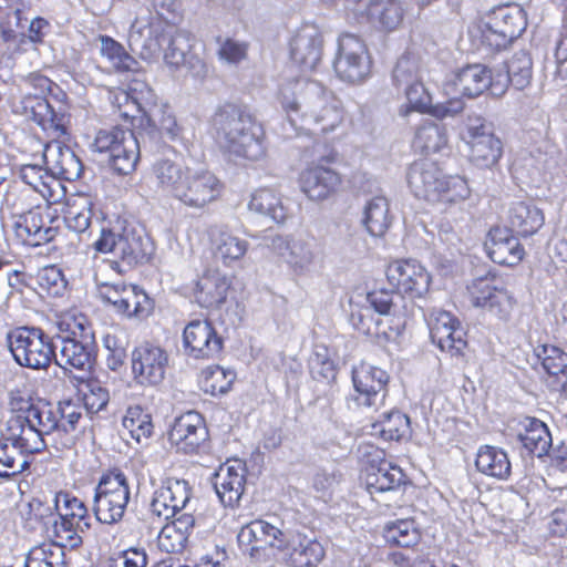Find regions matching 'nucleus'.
Instances as JSON below:
<instances>
[{"instance_id": "11", "label": "nucleus", "mask_w": 567, "mask_h": 567, "mask_svg": "<svg viewBox=\"0 0 567 567\" xmlns=\"http://www.w3.org/2000/svg\"><path fill=\"white\" fill-rule=\"evenodd\" d=\"M74 326L79 332L72 329L65 336H56L53 339L52 360L65 372H89L94 362L93 336L86 331L83 322H74Z\"/></svg>"}, {"instance_id": "39", "label": "nucleus", "mask_w": 567, "mask_h": 567, "mask_svg": "<svg viewBox=\"0 0 567 567\" xmlns=\"http://www.w3.org/2000/svg\"><path fill=\"white\" fill-rule=\"evenodd\" d=\"M228 289L229 282L225 276L210 274L197 281L194 296L200 307L213 308L226 300Z\"/></svg>"}, {"instance_id": "58", "label": "nucleus", "mask_w": 567, "mask_h": 567, "mask_svg": "<svg viewBox=\"0 0 567 567\" xmlns=\"http://www.w3.org/2000/svg\"><path fill=\"white\" fill-rule=\"evenodd\" d=\"M533 62L525 51L516 52L507 63L506 75L517 90L525 89L532 80Z\"/></svg>"}, {"instance_id": "18", "label": "nucleus", "mask_w": 567, "mask_h": 567, "mask_svg": "<svg viewBox=\"0 0 567 567\" xmlns=\"http://www.w3.org/2000/svg\"><path fill=\"white\" fill-rule=\"evenodd\" d=\"M163 12H161L162 14ZM169 24L159 17V12L137 17L131 25L128 45L144 60L157 55L166 41Z\"/></svg>"}, {"instance_id": "13", "label": "nucleus", "mask_w": 567, "mask_h": 567, "mask_svg": "<svg viewBox=\"0 0 567 567\" xmlns=\"http://www.w3.org/2000/svg\"><path fill=\"white\" fill-rule=\"evenodd\" d=\"M270 250L297 276L309 274L319 261L316 239L309 235H275Z\"/></svg>"}, {"instance_id": "3", "label": "nucleus", "mask_w": 567, "mask_h": 567, "mask_svg": "<svg viewBox=\"0 0 567 567\" xmlns=\"http://www.w3.org/2000/svg\"><path fill=\"white\" fill-rule=\"evenodd\" d=\"M214 137L220 150L235 159L260 162L267 156L262 127L241 107L226 103L210 120Z\"/></svg>"}, {"instance_id": "43", "label": "nucleus", "mask_w": 567, "mask_h": 567, "mask_svg": "<svg viewBox=\"0 0 567 567\" xmlns=\"http://www.w3.org/2000/svg\"><path fill=\"white\" fill-rule=\"evenodd\" d=\"M369 18L385 31L395 30L403 20V7L398 0H373L369 6Z\"/></svg>"}, {"instance_id": "31", "label": "nucleus", "mask_w": 567, "mask_h": 567, "mask_svg": "<svg viewBox=\"0 0 567 567\" xmlns=\"http://www.w3.org/2000/svg\"><path fill=\"white\" fill-rule=\"evenodd\" d=\"M13 228L21 240L33 247L54 240L59 234L58 227L45 226L39 207L19 215Z\"/></svg>"}, {"instance_id": "36", "label": "nucleus", "mask_w": 567, "mask_h": 567, "mask_svg": "<svg viewBox=\"0 0 567 567\" xmlns=\"http://www.w3.org/2000/svg\"><path fill=\"white\" fill-rule=\"evenodd\" d=\"M520 425L517 436L523 446L537 457L547 455L553 446L547 425L535 417H526Z\"/></svg>"}, {"instance_id": "8", "label": "nucleus", "mask_w": 567, "mask_h": 567, "mask_svg": "<svg viewBox=\"0 0 567 567\" xmlns=\"http://www.w3.org/2000/svg\"><path fill=\"white\" fill-rule=\"evenodd\" d=\"M94 151L109 154V164L118 175L135 171L140 159V143L133 131L114 126L100 130L92 144Z\"/></svg>"}, {"instance_id": "22", "label": "nucleus", "mask_w": 567, "mask_h": 567, "mask_svg": "<svg viewBox=\"0 0 567 567\" xmlns=\"http://www.w3.org/2000/svg\"><path fill=\"white\" fill-rule=\"evenodd\" d=\"M183 348L194 359H212L223 348V339L207 320H193L183 331Z\"/></svg>"}, {"instance_id": "15", "label": "nucleus", "mask_w": 567, "mask_h": 567, "mask_svg": "<svg viewBox=\"0 0 567 567\" xmlns=\"http://www.w3.org/2000/svg\"><path fill=\"white\" fill-rule=\"evenodd\" d=\"M524 10L518 6H505L493 10L484 22L482 39L494 50L507 48L526 29Z\"/></svg>"}, {"instance_id": "16", "label": "nucleus", "mask_w": 567, "mask_h": 567, "mask_svg": "<svg viewBox=\"0 0 567 567\" xmlns=\"http://www.w3.org/2000/svg\"><path fill=\"white\" fill-rule=\"evenodd\" d=\"M333 69L342 81L349 83H359L368 76L370 72L368 50L358 35L343 33L339 37Z\"/></svg>"}, {"instance_id": "30", "label": "nucleus", "mask_w": 567, "mask_h": 567, "mask_svg": "<svg viewBox=\"0 0 567 567\" xmlns=\"http://www.w3.org/2000/svg\"><path fill=\"white\" fill-rule=\"evenodd\" d=\"M485 249L494 262L506 266L517 265L525 252L518 239L506 227H494L489 230Z\"/></svg>"}, {"instance_id": "24", "label": "nucleus", "mask_w": 567, "mask_h": 567, "mask_svg": "<svg viewBox=\"0 0 567 567\" xmlns=\"http://www.w3.org/2000/svg\"><path fill=\"white\" fill-rule=\"evenodd\" d=\"M468 289L473 306L485 309L501 320L509 318L515 300L507 290L494 287L486 279L475 280Z\"/></svg>"}, {"instance_id": "50", "label": "nucleus", "mask_w": 567, "mask_h": 567, "mask_svg": "<svg viewBox=\"0 0 567 567\" xmlns=\"http://www.w3.org/2000/svg\"><path fill=\"white\" fill-rule=\"evenodd\" d=\"M66 546H62L55 540L51 544H42L29 551L25 560V567H64V550Z\"/></svg>"}, {"instance_id": "7", "label": "nucleus", "mask_w": 567, "mask_h": 567, "mask_svg": "<svg viewBox=\"0 0 567 567\" xmlns=\"http://www.w3.org/2000/svg\"><path fill=\"white\" fill-rule=\"evenodd\" d=\"M59 520L53 522V536L62 546L76 548L83 543L82 535L91 528V516L85 504L78 497L59 492L53 498Z\"/></svg>"}, {"instance_id": "51", "label": "nucleus", "mask_w": 567, "mask_h": 567, "mask_svg": "<svg viewBox=\"0 0 567 567\" xmlns=\"http://www.w3.org/2000/svg\"><path fill=\"white\" fill-rule=\"evenodd\" d=\"M56 415L55 406L48 402H38L28 406L24 417L25 422L31 423V426H34L39 433L45 436L58 432L59 423Z\"/></svg>"}, {"instance_id": "20", "label": "nucleus", "mask_w": 567, "mask_h": 567, "mask_svg": "<svg viewBox=\"0 0 567 567\" xmlns=\"http://www.w3.org/2000/svg\"><path fill=\"white\" fill-rule=\"evenodd\" d=\"M386 279L398 293L411 299L422 298L430 288L431 276L427 270L414 259H402L386 267Z\"/></svg>"}, {"instance_id": "23", "label": "nucleus", "mask_w": 567, "mask_h": 567, "mask_svg": "<svg viewBox=\"0 0 567 567\" xmlns=\"http://www.w3.org/2000/svg\"><path fill=\"white\" fill-rule=\"evenodd\" d=\"M323 54V35L315 24H303L290 41V58L302 71H313Z\"/></svg>"}, {"instance_id": "64", "label": "nucleus", "mask_w": 567, "mask_h": 567, "mask_svg": "<svg viewBox=\"0 0 567 567\" xmlns=\"http://www.w3.org/2000/svg\"><path fill=\"white\" fill-rule=\"evenodd\" d=\"M148 554L144 547H130L110 557L106 567H147Z\"/></svg>"}, {"instance_id": "9", "label": "nucleus", "mask_w": 567, "mask_h": 567, "mask_svg": "<svg viewBox=\"0 0 567 567\" xmlns=\"http://www.w3.org/2000/svg\"><path fill=\"white\" fill-rule=\"evenodd\" d=\"M130 485L126 475L113 470L100 478L94 494V515L100 523L116 524L122 520L130 502Z\"/></svg>"}, {"instance_id": "25", "label": "nucleus", "mask_w": 567, "mask_h": 567, "mask_svg": "<svg viewBox=\"0 0 567 567\" xmlns=\"http://www.w3.org/2000/svg\"><path fill=\"white\" fill-rule=\"evenodd\" d=\"M246 472V465L236 460L220 465L215 473L213 485L224 506L238 505L245 491Z\"/></svg>"}, {"instance_id": "42", "label": "nucleus", "mask_w": 567, "mask_h": 567, "mask_svg": "<svg viewBox=\"0 0 567 567\" xmlns=\"http://www.w3.org/2000/svg\"><path fill=\"white\" fill-rule=\"evenodd\" d=\"M20 178L33 190L38 192L47 202H55L54 187H60L48 166L42 167L35 164H25L20 168Z\"/></svg>"}, {"instance_id": "48", "label": "nucleus", "mask_w": 567, "mask_h": 567, "mask_svg": "<svg viewBox=\"0 0 567 567\" xmlns=\"http://www.w3.org/2000/svg\"><path fill=\"white\" fill-rule=\"evenodd\" d=\"M29 457L22 455L8 437L0 439V477L9 478L29 468Z\"/></svg>"}, {"instance_id": "38", "label": "nucleus", "mask_w": 567, "mask_h": 567, "mask_svg": "<svg viewBox=\"0 0 567 567\" xmlns=\"http://www.w3.org/2000/svg\"><path fill=\"white\" fill-rule=\"evenodd\" d=\"M248 208L278 224L285 223L288 217V209L284 205L280 194L268 187L258 188L251 194Z\"/></svg>"}, {"instance_id": "56", "label": "nucleus", "mask_w": 567, "mask_h": 567, "mask_svg": "<svg viewBox=\"0 0 567 567\" xmlns=\"http://www.w3.org/2000/svg\"><path fill=\"white\" fill-rule=\"evenodd\" d=\"M384 538L392 545L413 547L419 544L421 534L413 520L402 519L386 526Z\"/></svg>"}, {"instance_id": "44", "label": "nucleus", "mask_w": 567, "mask_h": 567, "mask_svg": "<svg viewBox=\"0 0 567 567\" xmlns=\"http://www.w3.org/2000/svg\"><path fill=\"white\" fill-rule=\"evenodd\" d=\"M214 255L225 266L240 260L249 248V243L228 231H219L213 239Z\"/></svg>"}, {"instance_id": "32", "label": "nucleus", "mask_w": 567, "mask_h": 567, "mask_svg": "<svg viewBox=\"0 0 567 567\" xmlns=\"http://www.w3.org/2000/svg\"><path fill=\"white\" fill-rule=\"evenodd\" d=\"M340 184V175L323 166L309 167L300 175L301 190L312 200L328 198L339 188Z\"/></svg>"}, {"instance_id": "41", "label": "nucleus", "mask_w": 567, "mask_h": 567, "mask_svg": "<svg viewBox=\"0 0 567 567\" xmlns=\"http://www.w3.org/2000/svg\"><path fill=\"white\" fill-rule=\"evenodd\" d=\"M410 432V419L400 411L383 412L371 424V435L384 441H399Z\"/></svg>"}, {"instance_id": "47", "label": "nucleus", "mask_w": 567, "mask_h": 567, "mask_svg": "<svg viewBox=\"0 0 567 567\" xmlns=\"http://www.w3.org/2000/svg\"><path fill=\"white\" fill-rule=\"evenodd\" d=\"M447 145L446 128L434 122H425L419 126L413 140L415 150L424 154L440 152Z\"/></svg>"}, {"instance_id": "1", "label": "nucleus", "mask_w": 567, "mask_h": 567, "mask_svg": "<svg viewBox=\"0 0 567 567\" xmlns=\"http://www.w3.org/2000/svg\"><path fill=\"white\" fill-rule=\"evenodd\" d=\"M279 99L291 125L312 135H326L343 121L340 102L321 83L293 79L280 86Z\"/></svg>"}, {"instance_id": "19", "label": "nucleus", "mask_w": 567, "mask_h": 567, "mask_svg": "<svg viewBox=\"0 0 567 567\" xmlns=\"http://www.w3.org/2000/svg\"><path fill=\"white\" fill-rule=\"evenodd\" d=\"M132 375L142 386H156L165 378L168 353L161 346L143 342L132 352Z\"/></svg>"}, {"instance_id": "59", "label": "nucleus", "mask_w": 567, "mask_h": 567, "mask_svg": "<svg viewBox=\"0 0 567 567\" xmlns=\"http://www.w3.org/2000/svg\"><path fill=\"white\" fill-rule=\"evenodd\" d=\"M127 340L123 333L109 332L103 338V346L107 351L106 365L112 371H117L124 365L127 357Z\"/></svg>"}, {"instance_id": "34", "label": "nucleus", "mask_w": 567, "mask_h": 567, "mask_svg": "<svg viewBox=\"0 0 567 567\" xmlns=\"http://www.w3.org/2000/svg\"><path fill=\"white\" fill-rule=\"evenodd\" d=\"M194 527V516L188 513H182L178 517L163 526L157 537L158 547L168 554L182 553L188 543Z\"/></svg>"}, {"instance_id": "27", "label": "nucleus", "mask_w": 567, "mask_h": 567, "mask_svg": "<svg viewBox=\"0 0 567 567\" xmlns=\"http://www.w3.org/2000/svg\"><path fill=\"white\" fill-rule=\"evenodd\" d=\"M373 458L365 470V486L371 495L389 492L399 487L404 481L402 470L383 458V451L370 447Z\"/></svg>"}, {"instance_id": "10", "label": "nucleus", "mask_w": 567, "mask_h": 567, "mask_svg": "<svg viewBox=\"0 0 567 567\" xmlns=\"http://www.w3.org/2000/svg\"><path fill=\"white\" fill-rule=\"evenodd\" d=\"M14 361L32 370L47 369L54 357L53 340L39 328L21 327L8 336Z\"/></svg>"}, {"instance_id": "62", "label": "nucleus", "mask_w": 567, "mask_h": 567, "mask_svg": "<svg viewBox=\"0 0 567 567\" xmlns=\"http://www.w3.org/2000/svg\"><path fill=\"white\" fill-rule=\"evenodd\" d=\"M404 94L408 105L400 110L402 115H408L410 111L425 112L431 107V95L420 80L405 87Z\"/></svg>"}, {"instance_id": "6", "label": "nucleus", "mask_w": 567, "mask_h": 567, "mask_svg": "<svg viewBox=\"0 0 567 567\" xmlns=\"http://www.w3.org/2000/svg\"><path fill=\"white\" fill-rule=\"evenodd\" d=\"M406 179L414 196L431 203L457 204L470 196L467 182L461 176H446L434 162H414Z\"/></svg>"}, {"instance_id": "12", "label": "nucleus", "mask_w": 567, "mask_h": 567, "mask_svg": "<svg viewBox=\"0 0 567 567\" xmlns=\"http://www.w3.org/2000/svg\"><path fill=\"white\" fill-rule=\"evenodd\" d=\"M93 247L99 252L113 254L127 266L147 261L152 252L150 239L128 227L121 230L101 228Z\"/></svg>"}, {"instance_id": "45", "label": "nucleus", "mask_w": 567, "mask_h": 567, "mask_svg": "<svg viewBox=\"0 0 567 567\" xmlns=\"http://www.w3.org/2000/svg\"><path fill=\"white\" fill-rule=\"evenodd\" d=\"M362 223L371 236L384 235L391 223L389 203L385 197L377 196L365 204Z\"/></svg>"}, {"instance_id": "21", "label": "nucleus", "mask_w": 567, "mask_h": 567, "mask_svg": "<svg viewBox=\"0 0 567 567\" xmlns=\"http://www.w3.org/2000/svg\"><path fill=\"white\" fill-rule=\"evenodd\" d=\"M430 336L434 344L451 355H460L467 346L466 332L451 312L433 309L427 316Z\"/></svg>"}, {"instance_id": "61", "label": "nucleus", "mask_w": 567, "mask_h": 567, "mask_svg": "<svg viewBox=\"0 0 567 567\" xmlns=\"http://www.w3.org/2000/svg\"><path fill=\"white\" fill-rule=\"evenodd\" d=\"M419 80V66L411 55H402L392 72L393 84L398 89H405Z\"/></svg>"}, {"instance_id": "17", "label": "nucleus", "mask_w": 567, "mask_h": 567, "mask_svg": "<svg viewBox=\"0 0 567 567\" xmlns=\"http://www.w3.org/2000/svg\"><path fill=\"white\" fill-rule=\"evenodd\" d=\"M389 374L381 368L361 363L352 371L353 400L358 406L378 411L385 406Z\"/></svg>"}, {"instance_id": "4", "label": "nucleus", "mask_w": 567, "mask_h": 567, "mask_svg": "<svg viewBox=\"0 0 567 567\" xmlns=\"http://www.w3.org/2000/svg\"><path fill=\"white\" fill-rule=\"evenodd\" d=\"M151 178L157 190L192 208L205 207L221 193V183L212 172L190 169L167 158L153 164Z\"/></svg>"}, {"instance_id": "60", "label": "nucleus", "mask_w": 567, "mask_h": 567, "mask_svg": "<svg viewBox=\"0 0 567 567\" xmlns=\"http://www.w3.org/2000/svg\"><path fill=\"white\" fill-rule=\"evenodd\" d=\"M124 303L122 308L123 315L127 317L144 318L152 310V302L147 295L140 290L136 286L130 285L124 293Z\"/></svg>"}, {"instance_id": "26", "label": "nucleus", "mask_w": 567, "mask_h": 567, "mask_svg": "<svg viewBox=\"0 0 567 567\" xmlns=\"http://www.w3.org/2000/svg\"><path fill=\"white\" fill-rule=\"evenodd\" d=\"M207 435L202 415L198 412L188 411L175 419L168 440L178 451L188 454L194 453L206 441Z\"/></svg>"}, {"instance_id": "2", "label": "nucleus", "mask_w": 567, "mask_h": 567, "mask_svg": "<svg viewBox=\"0 0 567 567\" xmlns=\"http://www.w3.org/2000/svg\"><path fill=\"white\" fill-rule=\"evenodd\" d=\"M237 539L241 546H250L251 550L266 546L276 548L289 567H317L326 555L323 546L316 537L299 530L284 532L264 519L243 526Z\"/></svg>"}, {"instance_id": "49", "label": "nucleus", "mask_w": 567, "mask_h": 567, "mask_svg": "<svg viewBox=\"0 0 567 567\" xmlns=\"http://www.w3.org/2000/svg\"><path fill=\"white\" fill-rule=\"evenodd\" d=\"M20 431L18 434H12L9 439L17 450L27 457L30 454H35L44 450L45 440L42 433L31 426V423L25 422V417L18 419Z\"/></svg>"}, {"instance_id": "55", "label": "nucleus", "mask_w": 567, "mask_h": 567, "mask_svg": "<svg viewBox=\"0 0 567 567\" xmlns=\"http://www.w3.org/2000/svg\"><path fill=\"white\" fill-rule=\"evenodd\" d=\"M122 424L136 442L148 439L153 433L152 417L140 405L130 406L123 416Z\"/></svg>"}, {"instance_id": "33", "label": "nucleus", "mask_w": 567, "mask_h": 567, "mask_svg": "<svg viewBox=\"0 0 567 567\" xmlns=\"http://www.w3.org/2000/svg\"><path fill=\"white\" fill-rule=\"evenodd\" d=\"M488 84L489 70L483 64H471L455 72L447 86L453 94L475 97L487 90Z\"/></svg>"}, {"instance_id": "57", "label": "nucleus", "mask_w": 567, "mask_h": 567, "mask_svg": "<svg viewBox=\"0 0 567 567\" xmlns=\"http://www.w3.org/2000/svg\"><path fill=\"white\" fill-rule=\"evenodd\" d=\"M536 357L546 374L544 378L548 385V380H553L565 369H567V353L556 346L545 344L537 349Z\"/></svg>"}, {"instance_id": "52", "label": "nucleus", "mask_w": 567, "mask_h": 567, "mask_svg": "<svg viewBox=\"0 0 567 567\" xmlns=\"http://www.w3.org/2000/svg\"><path fill=\"white\" fill-rule=\"evenodd\" d=\"M92 206L93 204L89 197L80 196L72 199L68 205L64 217L69 229L79 234L85 233L91 226Z\"/></svg>"}, {"instance_id": "14", "label": "nucleus", "mask_w": 567, "mask_h": 567, "mask_svg": "<svg viewBox=\"0 0 567 567\" xmlns=\"http://www.w3.org/2000/svg\"><path fill=\"white\" fill-rule=\"evenodd\" d=\"M463 141L470 148L471 163L478 168H492L502 157V141L481 116H468Z\"/></svg>"}, {"instance_id": "54", "label": "nucleus", "mask_w": 567, "mask_h": 567, "mask_svg": "<svg viewBox=\"0 0 567 567\" xmlns=\"http://www.w3.org/2000/svg\"><path fill=\"white\" fill-rule=\"evenodd\" d=\"M235 380V373L225 370L219 365L208 367L202 371L199 385L200 389L212 395L226 393Z\"/></svg>"}, {"instance_id": "40", "label": "nucleus", "mask_w": 567, "mask_h": 567, "mask_svg": "<svg viewBox=\"0 0 567 567\" xmlns=\"http://www.w3.org/2000/svg\"><path fill=\"white\" fill-rule=\"evenodd\" d=\"M150 134H158L162 138L174 142L181 137V127L167 106H159L154 101L148 107L145 124Z\"/></svg>"}, {"instance_id": "5", "label": "nucleus", "mask_w": 567, "mask_h": 567, "mask_svg": "<svg viewBox=\"0 0 567 567\" xmlns=\"http://www.w3.org/2000/svg\"><path fill=\"white\" fill-rule=\"evenodd\" d=\"M23 114L53 138L66 134V94L48 76L30 73L20 82Z\"/></svg>"}, {"instance_id": "37", "label": "nucleus", "mask_w": 567, "mask_h": 567, "mask_svg": "<svg viewBox=\"0 0 567 567\" xmlns=\"http://www.w3.org/2000/svg\"><path fill=\"white\" fill-rule=\"evenodd\" d=\"M475 466L480 473L501 481L508 480L512 472L507 453L503 449L492 445L478 449Z\"/></svg>"}, {"instance_id": "29", "label": "nucleus", "mask_w": 567, "mask_h": 567, "mask_svg": "<svg viewBox=\"0 0 567 567\" xmlns=\"http://www.w3.org/2000/svg\"><path fill=\"white\" fill-rule=\"evenodd\" d=\"M44 163L58 181H75L81 177L83 165L73 150L58 141L47 144L43 152Z\"/></svg>"}, {"instance_id": "28", "label": "nucleus", "mask_w": 567, "mask_h": 567, "mask_svg": "<svg viewBox=\"0 0 567 567\" xmlns=\"http://www.w3.org/2000/svg\"><path fill=\"white\" fill-rule=\"evenodd\" d=\"M365 301L378 313L392 316L395 320L391 327L400 334L406 326V318L412 313L413 305L403 296L386 289H375L367 293Z\"/></svg>"}, {"instance_id": "35", "label": "nucleus", "mask_w": 567, "mask_h": 567, "mask_svg": "<svg viewBox=\"0 0 567 567\" xmlns=\"http://www.w3.org/2000/svg\"><path fill=\"white\" fill-rule=\"evenodd\" d=\"M509 230L527 237L537 233L544 225L543 212L530 203L518 202L511 206L507 214Z\"/></svg>"}, {"instance_id": "53", "label": "nucleus", "mask_w": 567, "mask_h": 567, "mask_svg": "<svg viewBox=\"0 0 567 567\" xmlns=\"http://www.w3.org/2000/svg\"><path fill=\"white\" fill-rule=\"evenodd\" d=\"M101 54L118 72L136 71L138 62L130 55L122 44L107 35H101Z\"/></svg>"}, {"instance_id": "46", "label": "nucleus", "mask_w": 567, "mask_h": 567, "mask_svg": "<svg viewBox=\"0 0 567 567\" xmlns=\"http://www.w3.org/2000/svg\"><path fill=\"white\" fill-rule=\"evenodd\" d=\"M165 43H167L164 51L165 62L175 68L184 65L190 55L192 34L186 30L175 29L171 25L166 33Z\"/></svg>"}, {"instance_id": "63", "label": "nucleus", "mask_w": 567, "mask_h": 567, "mask_svg": "<svg viewBox=\"0 0 567 567\" xmlns=\"http://www.w3.org/2000/svg\"><path fill=\"white\" fill-rule=\"evenodd\" d=\"M35 279L39 287L52 296L62 293L66 286L62 270L54 265L41 268Z\"/></svg>"}]
</instances>
